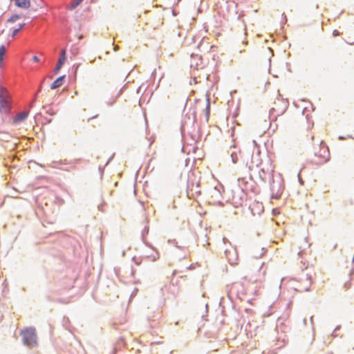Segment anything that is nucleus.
<instances>
[{"label":"nucleus","instance_id":"obj_1","mask_svg":"<svg viewBox=\"0 0 354 354\" xmlns=\"http://www.w3.org/2000/svg\"><path fill=\"white\" fill-rule=\"evenodd\" d=\"M21 335L25 346L29 348L35 347L37 345L36 330L32 327H28L21 330Z\"/></svg>","mask_w":354,"mask_h":354},{"label":"nucleus","instance_id":"obj_2","mask_svg":"<svg viewBox=\"0 0 354 354\" xmlns=\"http://www.w3.org/2000/svg\"><path fill=\"white\" fill-rule=\"evenodd\" d=\"M12 108V101L8 91L0 86V112L8 113Z\"/></svg>","mask_w":354,"mask_h":354},{"label":"nucleus","instance_id":"obj_3","mask_svg":"<svg viewBox=\"0 0 354 354\" xmlns=\"http://www.w3.org/2000/svg\"><path fill=\"white\" fill-rule=\"evenodd\" d=\"M322 142H321L320 147V153L318 155L317 153H315V156L317 157V160H314L313 162L316 165H322L328 161L329 160V151L328 148L322 145Z\"/></svg>","mask_w":354,"mask_h":354},{"label":"nucleus","instance_id":"obj_4","mask_svg":"<svg viewBox=\"0 0 354 354\" xmlns=\"http://www.w3.org/2000/svg\"><path fill=\"white\" fill-rule=\"evenodd\" d=\"M224 253L225 258L231 265L236 263L238 254L235 248L233 247H231V249L226 248Z\"/></svg>","mask_w":354,"mask_h":354},{"label":"nucleus","instance_id":"obj_5","mask_svg":"<svg viewBox=\"0 0 354 354\" xmlns=\"http://www.w3.org/2000/svg\"><path fill=\"white\" fill-rule=\"evenodd\" d=\"M190 67L191 68L196 70L199 68H203L201 57L198 55L192 54L191 55Z\"/></svg>","mask_w":354,"mask_h":354},{"label":"nucleus","instance_id":"obj_6","mask_svg":"<svg viewBox=\"0 0 354 354\" xmlns=\"http://www.w3.org/2000/svg\"><path fill=\"white\" fill-rule=\"evenodd\" d=\"M229 152L230 153L232 162L234 164L237 163L239 156H241V151L239 149L238 150L235 146H231Z\"/></svg>","mask_w":354,"mask_h":354},{"label":"nucleus","instance_id":"obj_7","mask_svg":"<svg viewBox=\"0 0 354 354\" xmlns=\"http://www.w3.org/2000/svg\"><path fill=\"white\" fill-rule=\"evenodd\" d=\"M28 111H24L17 113L14 118V122L18 123L24 121L28 117Z\"/></svg>","mask_w":354,"mask_h":354},{"label":"nucleus","instance_id":"obj_8","mask_svg":"<svg viewBox=\"0 0 354 354\" xmlns=\"http://www.w3.org/2000/svg\"><path fill=\"white\" fill-rule=\"evenodd\" d=\"M65 76L62 75L57 78L51 84L50 88L51 89H56L59 87H60L64 82Z\"/></svg>","mask_w":354,"mask_h":354},{"label":"nucleus","instance_id":"obj_9","mask_svg":"<svg viewBox=\"0 0 354 354\" xmlns=\"http://www.w3.org/2000/svg\"><path fill=\"white\" fill-rule=\"evenodd\" d=\"M15 5L21 8H28L30 6V0H15Z\"/></svg>","mask_w":354,"mask_h":354},{"label":"nucleus","instance_id":"obj_10","mask_svg":"<svg viewBox=\"0 0 354 354\" xmlns=\"http://www.w3.org/2000/svg\"><path fill=\"white\" fill-rule=\"evenodd\" d=\"M188 189L189 190L188 192V196H189L190 194L194 196V193H195L196 194H201V191H200V189H199V184H197L196 186L192 185V187H190L189 185H188Z\"/></svg>","mask_w":354,"mask_h":354},{"label":"nucleus","instance_id":"obj_11","mask_svg":"<svg viewBox=\"0 0 354 354\" xmlns=\"http://www.w3.org/2000/svg\"><path fill=\"white\" fill-rule=\"evenodd\" d=\"M66 59V49H62L60 51L58 62L64 64Z\"/></svg>","mask_w":354,"mask_h":354},{"label":"nucleus","instance_id":"obj_12","mask_svg":"<svg viewBox=\"0 0 354 354\" xmlns=\"http://www.w3.org/2000/svg\"><path fill=\"white\" fill-rule=\"evenodd\" d=\"M238 182H239V186L240 187L241 189V194L243 195H244V193H243V189H244V187L243 185L245 186L247 183V181L245 180V178H239L238 179Z\"/></svg>","mask_w":354,"mask_h":354},{"label":"nucleus","instance_id":"obj_13","mask_svg":"<svg viewBox=\"0 0 354 354\" xmlns=\"http://www.w3.org/2000/svg\"><path fill=\"white\" fill-rule=\"evenodd\" d=\"M82 1L83 0H73L72 2L71 3L69 8L71 10L75 9L77 6H78L82 2Z\"/></svg>","mask_w":354,"mask_h":354},{"label":"nucleus","instance_id":"obj_14","mask_svg":"<svg viewBox=\"0 0 354 354\" xmlns=\"http://www.w3.org/2000/svg\"><path fill=\"white\" fill-rule=\"evenodd\" d=\"M6 52L5 46L2 45L0 46V62L3 60V56Z\"/></svg>","mask_w":354,"mask_h":354},{"label":"nucleus","instance_id":"obj_15","mask_svg":"<svg viewBox=\"0 0 354 354\" xmlns=\"http://www.w3.org/2000/svg\"><path fill=\"white\" fill-rule=\"evenodd\" d=\"M306 283H307V285L303 288L302 290H304V291L309 290L311 282L310 281V277H308V275L306 276Z\"/></svg>","mask_w":354,"mask_h":354},{"label":"nucleus","instance_id":"obj_16","mask_svg":"<svg viewBox=\"0 0 354 354\" xmlns=\"http://www.w3.org/2000/svg\"><path fill=\"white\" fill-rule=\"evenodd\" d=\"M19 18H20L19 15H13L8 19V22L14 23L16 21H17Z\"/></svg>","mask_w":354,"mask_h":354},{"label":"nucleus","instance_id":"obj_17","mask_svg":"<svg viewBox=\"0 0 354 354\" xmlns=\"http://www.w3.org/2000/svg\"><path fill=\"white\" fill-rule=\"evenodd\" d=\"M150 259L152 261H156L158 259H159V254L158 253H156V254L154 255H152L150 257Z\"/></svg>","mask_w":354,"mask_h":354},{"label":"nucleus","instance_id":"obj_18","mask_svg":"<svg viewBox=\"0 0 354 354\" xmlns=\"http://www.w3.org/2000/svg\"><path fill=\"white\" fill-rule=\"evenodd\" d=\"M21 30L19 28H16L13 30L12 32V36L14 37H15Z\"/></svg>","mask_w":354,"mask_h":354},{"label":"nucleus","instance_id":"obj_19","mask_svg":"<svg viewBox=\"0 0 354 354\" xmlns=\"http://www.w3.org/2000/svg\"><path fill=\"white\" fill-rule=\"evenodd\" d=\"M252 163L255 164L256 166H258L261 163V162L259 161V160H254V158L252 157Z\"/></svg>","mask_w":354,"mask_h":354},{"label":"nucleus","instance_id":"obj_20","mask_svg":"<svg viewBox=\"0 0 354 354\" xmlns=\"http://www.w3.org/2000/svg\"><path fill=\"white\" fill-rule=\"evenodd\" d=\"M303 243H304V248H305L306 246L310 247V244L308 243L307 239H304L303 240Z\"/></svg>","mask_w":354,"mask_h":354},{"label":"nucleus","instance_id":"obj_21","mask_svg":"<svg viewBox=\"0 0 354 354\" xmlns=\"http://www.w3.org/2000/svg\"><path fill=\"white\" fill-rule=\"evenodd\" d=\"M223 242L225 244H226L227 243H229V245H230L231 247H232V246L231 245L230 242L228 241V239H227L226 237H223Z\"/></svg>","mask_w":354,"mask_h":354},{"label":"nucleus","instance_id":"obj_22","mask_svg":"<svg viewBox=\"0 0 354 354\" xmlns=\"http://www.w3.org/2000/svg\"><path fill=\"white\" fill-rule=\"evenodd\" d=\"M340 328V326H337L333 333V335L336 337L337 335L336 332Z\"/></svg>","mask_w":354,"mask_h":354},{"label":"nucleus","instance_id":"obj_23","mask_svg":"<svg viewBox=\"0 0 354 354\" xmlns=\"http://www.w3.org/2000/svg\"><path fill=\"white\" fill-rule=\"evenodd\" d=\"M350 287H351V283H350L346 282V283H344V288H345L346 290L350 288Z\"/></svg>","mask_w":354,"mask_h":354},{"label":"nucleus","instance_id":"obj_24","mask_svg":"<svg viewBox=\"0 0 354 354\" xmlns=\"http://www.w3.org/2000/svg\"><path fill=\"white\" fill-rule=\"evenodd\" d=\"M63 65H64V64H62V63H61V62H59L57 61V63L56 66H57V68H60V69H61V68H62V67L63 66Z\"/></svg>","mask_w":354,"mask_h":354},{"label":"nucleus","instance_id":"obj_25","mask_svg":"<svg viewBox=\"0 0 354 354\" xmlns=\"http://www.w3.org/2000/svg\"><path fill=\"white\" fill-rule=\"evenodd\" d=\"M172 243L176 245V248H182L181 246L178 245L177 242H176V240H173Z\"/></svg>","mask_w":354,"mask_h":354},{"label":"nucleus","instance_id":"obj_26","mask_svg":"<svg viewBox=\"0 0 354 354\" xmlns=\"http://www.w3.org/2000/svg\"><path fill=\"white\" fill-rule=\"evenodd\" d=\"M59 71H60V68H59L57 66H55V70H54V73L57 74V73H59Z\"/></svg>","mask_w":354,"mask_h":354},{"label":"nucleus","instance_id":"obj_27","mask_svg":"<svg viewBox=\"0 0 354 354\" xmlns=\"http://www.w3.org/2000/svg\"><path fill=\"white\" fill-rule=\"evenodd\" d=\"M333 35H334V36H337V35H339V31H338V30H335L333 31Z\"/></svg>","mask_w":354,"mask_h":354},{"label":"nucleus","instance_id":"obj_28","mask_svg":"<svg viewBox=\"0 0 354 354\" xmlns=\"http://www.w3.org/2000/svg\"><path fill=\"white\" fill-rule=\"evenodd\" d=\"M33 60L36 62H39V59L37 56H34L33 57Z\"/></svg>","mask_w":354,"mask_h":354},{"label":"nucleus","instance_id":"obj_29","mask_svg":"<svg viewBox=\"0 0 354 354\" xmlns=\"http://www.w3.org/2000/svg\"><path fill=\"white\" fill-rule=\"evenodd\" d=\"M25 26V24H20L19 27L18 28L20 30H21Z\"/></svg>","mask_w":354,"mask_h":354},{"label":"nucleus","instance_id":"obj_30","mask_svg":"<svg viewBox=\"0 0 354 354\" xmlns=\"http://www.w3.org/2000/svg\"><path fill=\"white\" fill-rule=\"evenodd\" d=\"M302 252H303V250H301L298 252V255H299V256H301Z\"/></svg>","mask_w":354,"mask_h":354},{"label":"nucleus","instance_id":"obj_31","mask_svg":"<svg viewBox=\"0 0 354 354\" xmlns=\"http://www.w3.org/2000/svg\"><path fill=\"white\" fill-rule=\"evenodd\" d=\"M310 322H311L312 324L313 323V316L310 317Z\"/></svg>","mask_w":354,"mask_h":354},{"label":"nucleus","instance_id":"obj_32","mask_svg":"<svg viewBox=\"0 0 354 354\" xmlns=\"http://www.w3.org/2000/svg\"><path fill=\"white\" fill-rule=\"evenodd\" d=\"M252 143H253V145H254V146H256V145H257L255 140H252Z\"/></svg>","mask_w":354,"mask_h":354},{"label":"nucleus","instance_id":"obj_33","mask_svg":"<svg viewBox=\"0 0 354 354\" xmlns=\"http://www.w3.org/2000/svg\"><path fill=\"white\" fill-rule=\"evenodd\" d=\"M118 46H115L114 47V50L116 51V50H118Z\"/></svg>","mask_w":354,"mask_h":354},{"label":"nucleus","instance_id":"obj_34","mask_svg":"<svg viewBox=\"0 0 354 354\" xmlns=\"http://www.w3.org/2000/svg\"><path fill=\"white\" fill-rule=\"evenodd\" d=\"M339 140H344V137H342V136H339Z\"/></svg>","mask_w":354,"mask_h":354},{"label":"nucleus","instance_id":"obj_35","mask_svg":"<svg viewBox=\"0 0 354 354\" xmlns=\"http://www.w3.org/2000/svg\"><path fill=\"white\" fill-rule=\"evenodd\" d=\"M97 115H95L94 117L91 118L89 119V120H91V119H93V118H97Z\"/></svg>","mask_w":354,"mask_h":354},{"label":"nucleus","instance_id":"obj_36","mask_svg":"<svg viewBox=\"0 0 354 354\" xmlns=\"http://www.w3.org/2000/svg\"><path fill=\"white\" fill-rule=\"evenodd\" d=\"M304 323L305 324H306V319H304Z\"/></svg>","mask_w":354,"mask_h":354},{"label":"nucleus","instance_id":"obj_37","mask_svg":"<svg viewBox=\"0 0 354 354\" xmlns=\"http://www.w3.org/2000/svg\"><path fill=\"white\" fill-rule=\"evenodd\" d=\"M101 208H102V205H99V206H98V209H101Z\"/></svg>","mask_w":354,"mask_h":354},{"label":"nucleus","instance_id":"obj_38","mask_svg":"<svg viewBox=\"0 0 354 354\" xmlns=\"http://www.w3.org/2000/svg\"><path fill=\"white\" fill-rule=\"evenodd\" d=\"M243 51H244L243 50H239V53H243Z\"/></svg>","mask_w":354,"mask_h":354}]
</instances>
